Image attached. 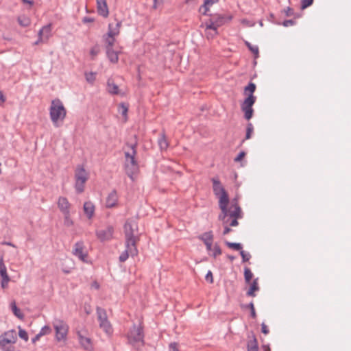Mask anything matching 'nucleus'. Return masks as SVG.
<instances>
[{"instance_id":"nucleus-14","label":"nucleus","mask_w":351,"mask_h":351,"mask_svg":"<svg viewBox=\"0 0 351 351\" xmlns=\"http://www.w3.org/2000/svg\"><path fill=\"white\" fill-rule=\"evenodd\" d=\"M70 203L67 198L64 197H60L58 201V207L61 212L66 215V218H68V215L70 214Z\"/></svg>"},{"instance_id":"nucleus-4","label":"nucleus","mask_w":351,"mask_h":351,"mask_svg":"<svg viewBox=\"0 0 351 351\" xmlns=\"http://www.w3.org/2000/svg\"><path fill=\"white\" fill-rule=\"evenodd\" d=\"M50 119L56 127H58V122H62L66 115V110L59 99L52 100L49 108Z\"/></svg>"},{"instance_id":"nucleus-52","label":"nucleus","mask_w":351,"mask_h":351,"mask_svg":"<svg viewBox=\"0 0 351 351\" xmlns=\"http://www.w3.org/2000/svg\"><path fill=\"white\" fill-rule=\"evenodd\" d=\"M296 22L294 19L285 20L282 22V25L284 27H289L295 25Z\"/></svg>"},{"instance_id":"nucleus-51","label":"nucleus","mask_w":351,"mask_h":351,"mask_svg":"<svg viewBox=\"0 0 351 351\" xmlns=\"http://www.w3.org/2000/svg\"><path fill=\"white\" fill-rule=\"evenodd\" d=\"M9 343L8 341L3 336L0 335V348L5 349V346Z\"/></svg>"},{"instance_id":"nucleus-39","label":"nucleus","mask_w":351,"mask_h":351,"mask_svg":"<svg viewBox=\"0 0 351 351\" xmlns=\"http://www.w3.org/2000/svg\"><path fill=\"white\" fill-rule=\"evenodd\" d=\"M253 277V274L252 273L250 268L245 267L244 268V278L246 283H250L252 278Z\"/></svg>"},{"instance_id":"nucleus-12","label":"nucleus","mask_w":351,"mask_h":351,"mask_svg":"<svg viewBox=\"0 0 351 351\" xmlns=\"http://www.w3.org/2000/svg\"><path fill=\"white\" fill-rule=\"evenodd\" d=\"M113 232V227L108 226L105 229L97 230L96 231V235L99 240L104 242L110 240L112 238Z\"/></svg>"},{"instance_id":"nucleus-22","label":"nucleus","mask_w":351,"mask_h":351,"mask_svg":"<svg viewBox=\"0 0 351 351\" xmlns=\"http://www.w3.org/2000/svg\"><path fill=\"white\" fill-rule=\"evenodd\" d=\"M107 91L111 95H119V86L114 82L113 80L108 79L107 81Z\"/></svg>"},{"instance_id":"nucleus-17","label":"nucleus","mask_w":351,"mask_h":351,"mask_svg":"<svg viewBox=\"0 0 351 351\" xmlns=\"http://www.w3.org/2000/svg\"><path fill=\"white\" fill-rule=\"evenodd\" d=\"M228 208L231 210L230 213V217H240L239 213H241L242 210L237 197H234L232 199L230 206Z\"/></svg>"},{"instance_id":"nucleus-21","label":"nucleus","mask_w":351,"mask_h":351,"mask_svg":"<svg viewBox=\"0 0 351 351\" xmlns=\"http://www.w3.org/2000/svg\"><path fill=\"white\" fill-rule=\"evenodd\" d=\"M107 58L111 63L116 64L119 61V51H115L113 48L106 49Z\"/></svg>"},{"instance_id":"nucleus-42","label":"nucleus","mask_w":351,"mask_h":351,"mask_svg":"<svg viewBox=\"0 0 351 351\" xmlns=\"http://www.w3.org/2000/svg\"><path fill=\"white\" fill-rule=\"evenodd\" d=\"M240 217H230V218H232V219L230 221H229V226H237L239 225L238 219H241L243 217V213H239Z\"/></svg>"},{"instance_id":"nucleus-13","label":"nucleus","mask_w":351,"mask_h":351,"mask_svg":"<svg viewBox=\"0 0 351 351\" xmlns=\"http://www.w3.org/2000/svg\"><path fill=\"white\" fill-rule=\"evenodd\" d=\"M229 202H221L219 203V207L221 211L219 214L218 219L220 221H223V224H228L229 222L230 213L231 212L230 209L228 208Z\"/></svg>"},{"instance_id":"nucleus-9","label":"nucleus","mask_w":351,"mask_h":351,"mask_svg":"<svg viewBox=\"0 0 351 351\" xmlns=\"http://www.w3.org/2000/svg\"><path fill=\"white\" fill-rule=\"evenodd\" d=\"M53 325L56 331V338L57 341H60L66 339L69 330L68 325L61 319H56Z\"/></svg>"},{"instance_id":"nucleus-48","label":"nucleus","mask_w":351,"mask_h":351,"mask_svg":"<svg viewBox=\"0 0 351 351\" xmlns=\"http://www.w3.org/2000/svg\"><path fill=\"white\" fill-rule=\"evenodd\" d=\"M51 328L49 326H45L41 328L39 333L41 335V336H44L51 333Z\"/></svg>"},{"instance_id":"nucleus-40","label":"nucleus","mask_w":351,"mask_h":351,"mask_svg":"<svg viewBox=\"0 0 351 351\" xmlns=\"http://www.w3.org/2000/svg\"><path fill=\"white\" fill-rule=\"evenodd\" d=\"M254 131V126L252 123H248L246 128L245 140L250 139Z\"/></svg>"},{"instance_id":"nucleus-57","label":"nucleus","mask_w":351,"mask_h":351,"mask_svg":"<svg viewBox=\"0 0 351 351\" xmlns=\"http://www.w3.org/2000/svg\"><path fill=\"white\" fill-rule=\"evenodd\" d=\"M64 223L66 226H70L71 225L73 224V221L72 220L70 219V215H68V218H66V215H64Z\"/></svg>"},{"instance_id":"nucleus-36","label":"nucleus","mask_w":351,"mask_h":351,"mask_svg":"<svg viewBox=\"0 0 351 351\" xmlns=\"http://www.w3.org/2000/svg\"><path fill=\"white\" fill-rule=\"evenodd\" d=\"M225 245L226 246H228L229 248L234 250L241 251L243 248V245L240 243H232V242L226 241Z\"/></svg>"},{"instance_id":"nucleus-1","label":"nucleus","mask_w":351,"mask_h":351,"mask_svg":"<svg viewBox=\"0 0 351 351\" xmlns=\"http://www.w3.org/2000/svg\"><path fill=\"white\" fill-rule=\"evenodd\" d=\"M209 15L210 18L205 22L204 25H202V27L205 26L206 31L210 29L214 32L213 34L207 33L206 36L208 38H213L215 35L218 34V27L232 19V16L231 14H215Z\"/></svg>"},{"instance_id":"nucleus-43","label":"nucleus","mask_w":351,"mask_h":351,"mask_svg":"<svg viewBox=\"0 0 351 351\" xmlns=\"http://www.w3.org/2000/svg\"><path fill=\"white\" fill-rule=\"evenodd\" d=\"M245 308H249L250 310V315L253 319L256 317V313L255 311L254 303L251 302L250 304L245 306Z\"/></svg>"},{"instance_id":"nucleus-7","label":"nucleus","mask_w":351,"mask_h":351,"mask_svg":"<svg viewBox=\"0 0 351 351\" xmlns=\"http://www.w3.org/2000/svg\"><path fill=\"white\" fill-rule=\"evenodd\" d=\"M213 182V189L214 194L219 198V203L230 202V199L227 191L221 185L218 178H213L211 180Z\"/></svg>"},{"instance_id":"nucleus-32","label":"nucleus","mask_w":351,"mask_h":351,"mask_svg":"<svg viewBox=\"0 0 351 351\" xmlns=\"http://www.w3.org/2000/svg\"><path fill=\"white\" fill-rule=\"evenodd\" d=\"M199 239L202 241L204 243L206 242H213V234L212 231H208L203 233L202 234L198 237Z\"/></svg>"},{"instance_id":"nucleus-31","label":"nucleus","mask_w":351,"mask_h":351,"mask_svg":"<svg viewBox=\"0 0 351 351\" xmlns=\"http://www.w3.org/2000/svg\"><path fill=\"white\" fill-rule=\"evenodd\" d=\"M158 143L161 151L167 150L169 147V143L166 138L165 134L162 133L158 140Z\"/></svg>"},{"instance_id":"nucleus-26","label":"nucleus","mask_w":351,"mask_h":351,"mask_svg":"<svg viewBox=\"0 0 351 351\" xmlns=\"http://www.w3.org/2000/svg\"><path fill=\"white\" fill-rule=\"evenodd\" d=\"M121 25V21H117L115 25H113V24L110 23L108 25V34H111L112 36H116L119 34V29Z\"/></svg>"},{"instance_id":"nucleus-62","label":"nucleus","mask_w":351,"mask_h":351,"mask_svg":"<svg viewBox=\"0 0 351 351\" xmlns=\"http://www.w3.org/2000/svg\"><path fill=\"white\" fill-rule=\"evenodd\" d=\"M205 245H206V250L207 251H211L213 249H212V245H213V242H206V243H204Z\"/></svg>"},{"instance_id":"nucleus-47","label":"nucleus","mask_w":351,"mask_h":351,"mask_svg":"<svg viewBox=\"0 0 351 351\" xmlns=\"http://www.w3.org/2000/svg\"><path fill=\"white\" fill-rule=\"evenodd\" d=\"M19 336L20 338L23 339L24 341H28L29 338H28L27 332L25 330H23L21 328H19Z\"/></svg>"},{"instance_id":"nucleus-34","label":"nucleus","mask_w":351,"mask_h":351,"mask_svg":"<svg viewBox=\"0 0 351 351\" xmlns=\"http://www.w3.org/2000/svg\"><path fill=\"white\" fill-rule=\"evenodd\" d=\"M17 21L19 25L23 27H28L31 23L30 19L24 15L19 16Z\"/></svg>"},{"instance_id":"nucleus-25","label":"nucleus","mask_w":351,"mask_h":351,"mask_svg":"<svg viewBox=\"0 0 351 351\" xmlns=\"http://www.w3.org/2000/svg\"><path fill=\"white\" fill-rule=\"evenodd\" d=\"M258 290H259V286L258 284V278H256L251 283L250 287L248 289V291H247L246 295L247 296H250V297H255L256 294L254 293V292L257 291Z\"/></svg>"},{"instance_id":"nucleus-29","label":"nucleus","mask_w":351,"mask_h":351,"mask_svg":"<svg viewBox=\"0 0 351 351\" xmlns=\"http://www.w3.org/2000/svg\"><path fill=\"white\" fill-rule=\"evenodd\" d=\"M105 40V48L111 49L113 48V45L115 43V36L107 33L106 36H104Z\"/></svg>"},{"instance_id":"nucleus-24","label":"nucleus","mask_w":351,"mask_h":351,"mask_svg":"<svg viewBox=\"0 0 351 351\" xmlns=\"http://www.w3.org/2000/svg\"><path fill=\"white\" fill-rule=\"evenodd\" d=\"M51 24H47L43 26L38 32V36H43L45 40H47L51 36Z\"/></svg>"},{"instance_id":"nucleus-3","label":"nucleus","mask_w":351,"mask_h":351,"mask_svg":"<svg viewBox=\"0 0 351 351\" xmlns=\"http://www.w3.org/2000/svg\"><path fill=\"white\" fill-rule=\"evenodd\" d=\"M127 146L131 149V152H125V170L126 174L133 180V176L138 171V164L136 160L137 143L133 144L127 143Z\"/></svg>"},{"instance_id":"nucleus-55","label":"nucleus","mask_w":351,"mask_h":351,"mask_svg":"<svg viewBox=\"0 0 351 351\" xmlns=\"http://www.w3.org/2000/svg\"><path fill=\"white\" fill-rule=\"evenodd\" d=\"M245 154H245V152H243V151L241 152L238 154V156L234 158V162H239V161H241L245 157Z\"/></svg>"},{"instance_id":"nucleus-8","label":"nucleus","mask_w":351,"mask_h":351,"mask_svg":"<svg viewBox=\"0 0 351 351\" xmlns=\"http://www.w3.org/2000/svg\"><path fill=\"white\" fill-rule=\"evenodd\" d=\"M256 97H247L241 104V109L244 113V118L249 121L254 114L253 105L255 104Z\"/></svg>"},{"instance_id":"nucleus-60","label":"nucleus","mask_w":351,"mask_h":351,"mask_svg":"<svg viewBox=\"0 0 351 351\" xmlns=\"http://www.w3.org/2000/svg\"><path fill=\"white\" fill-rule=\"evenodd\" d=\"M231 231H232V229L230 227H228V226H225L224 230L223 232V234L226 235V234H229Z\"/></svg>"},{"instance_id":"nucleus-20","label":"nucleus","mask_w":351,"mask_h":351,"mask_svg":"<svg viewBox=\"0 0 351 351\" xmlns=\"http://www.w3.org/2000/svg\"><path fill=\"white\" fill-rule=\"evenodd\" d=\"M138 241V240H135L125 242L126 250L132 257L138 254V250L136 247Z\"/></svg>"},{"instance_id":"nucleus-15","label":"nucleus","mask_w":351,"mask_h":351,"mask_svg":"<svg viewBox=\"0 0 351 351\" xmlns=\"http://www.w3.org/2000/svg\"><path fill=\"white\" fill-rule=\"evenodd\" d=\"M77 335L82 347L86 350L92 351L93 346L91 339L89 337H84L80 331L77 332Z\"/></svg>"},{"instance_id":"nucleus-5","label":"nucleus","mask_w":351,"mask_h":351,"mask_svg":"<svg viewBox=\"0 0 351 351\" xmlns=\"http://www.w3.org/2000/svg\"><path fill=\"white\" fill-rule=\"evenodd\" d=\"M88 179V173L83 166L78 165L75 171V189L76 193L80 194L84 191V184Z\"/></svg>"},{"instance_id":"nucleus-59","label":"nucleus","mask_w":351,"mask_h":351,"mask_svg":"<svg viewBox=\"0 0 351 351\" xmlns=\"http://www.w3.org/2000/svg\"><path fill=\"white\" fill-rule=\"evenodd\" d=\"M93 21H94V19L90 18V17H88V16H85L82 19V22L84 23H92Z\"/></svg>"},{"instance_id":"nucleus-63","label":"nucleus","mask_w":351,"mask_h":351,"mask_svg":"<svg viewBox=\"0 0 351 351\" xmlns=\"http://www.w3.org/2000/svg\"><path fill=\"white\" fill-rule=\"evenodd\" d=\"M95 80V77H93V74L90 73V75H86V80L89 82H93Z\"/></svg>"},{"instance_id":"nucleus-19","label":"nucleus","mask_w":351,"mask_h":351,"mask_svg":"<svg viewBox=\"0 0 351 351\" xmlns=\"http://www.w3.org/2000/svg\"><path fill=\"white\" fill-rule=\"evenodd\" d=\"M219 1V0H204V4L199 8V12L203 15H208L210 8Z\"/></svg>"},{"instance_id":"nucleus-53","label":"nucleus","mask_w":351,"mask_h":351,"mask_svg":"<svg viewBox=\"0 0 351 351\" xmlns=\"http://www.w3.org/2000/svg\"><path fill=\"white\" fill-rule=\"evenodd\" d=\"M169 351H179L178 344L176 342H171L169 346Z\"/></svg>"},{"instance_id":"nucleus-30","label":"nucleus","mask_w":351,"mask_h":351,"mask_svg":"<svg viewBox=\"0 0 351 351\" xmlns=\"http://www.w3.org/2000/svg\"><path fill=\"white\" fill-rule=\"evenodd\" d=\"M256 88V86L254 83H253L252 82H249L247 86H246L244 88V95H247V97H250V96L255 97L254 95V93L255 92Z\"/></svg>"},{"instance_id":"nucleus-18","label":"nucleus","mask_w":351,"mask_h":351,"mask_svg":"<svg viewBox=\"0 0 351 351\" xmlns=\"http://www.w3.org/2000/svg\"><path fill=\"white\" fill-rule=\"evenodd\" d=\"M118 197L115 190L112 191L108 195L106 201V206L107 208H112L117 205Z\"/></svg>"},{"instance_id":"nucleus-49","label":"nucleus","mask_w":351,"mask_h":351,"mask_svg":"<svg viewBox=\"0 0 351 351\" xmlns=\"http://www.w3.org/2000/svg\"><path fill=\"white\" fill-rule=\"evenodd\" d=\"M130 254L129 252H128V250L125 249V251H123L121 254L119 256V261L120 262H125L129 257Z\"/></svg>"},{"instance_id":"nucleus-27","label":"nucleus","mask_w":351,"mask_h":351,"mask_svg":"<svg viewBox=\"0 0 351 351\" xmlns=\"http://www.w3.org/2000/svg\"><path fill=\"white\" fill-rule=\"evenodd\" d=\"M1 335L3 336L4 338H5L10 343H14L16 341V331L14 330L5 332Z\"/></svg>"},{"instance_id":"nucleus-16","label":"nucleus","mask_w":351,"mask_h":351,"mask_svg":"<svg viewBox=\"0 0 351 351\" xmlns=\"http://www.w3.org/2000/svg\"><path fill=\"white\" fill-rule=\"evenodd\" d=\"M97 12L99 15L107 17L109 14V10L106 0H96Z\"/></svg>"},{"instance_id":"nucleus-64","label":"nucleus","mask_w":351,"mask_h":351,"mask_svg":"<svg viewBox=\"0 0 351 351\" xmlns=\"http://www.w3.org/2000/svg\"><path fill=\"white\" fill-rule=\"evenodd\" d=\"M247 351H258V346H252L247 348Z\"/></svg>"},{"instance_id":"nucleus-58","label":"nucleus","mask_w":351,"mask_h":351,"mask_svg":"<svg viewBox=\"0 0 351 351\" xmlns=\"http://www.w3.org/2000/svg\"><path fill=\"white\" fill-rule=\"evenodd\" d=\"M10 281V279H2L1 282V286L3 289H5L8 287V282Z\"/></svg>"},{"instance_id":"nucleus-6","label":"nucleus","mask_w":351,"mask_h":351,"mask_svg":"<svg viewBox=\"0 0 351 351\" xmlns=\"http://www.w3.org/2000/svg\"><path fill=\"white\" fill-rule=\"evenodd\" d=\"M96 311L97 319L99 322V327L108 337H111L113 333V328L110 322L108 319L106 311L103 308L97 306Z\"/></svg>"},{"instance_id":"nucleus-44","label":"nucleus","mask_w":351,"mask_h":351,"mask_svg":"<svg viewBox=\"0 0 351 351\" xmlns=\"http://www.w3.org/2000/svg\"><path fill=\"white\" fill-rule=\"evenodd\" d=\"M221 253H222V251H221L220 246L219 245L218 243H215L214 245L213 252L212 254V256L214 258H216L217 256L221 255Z\"/></svg>"},{"instance_id":"nucleus-45","label":"nucleus","mask_w":351,"mask_h":351,"mask_svg":"<svg viewBox=\"0 0 351 351\" xmlns=\"http://www.w3.org/2000/svg\"><path fill=\"white\" fill-rule=\"evenodd\" d=\"M240 254L241 256V258H242V261L243 263L245 262H247L248 261L250 258H251V255L250 253L248 252H245V251L243 250H241L240 251Z\"/></svg>"},{"instance_id":"nucleus-11","label":"nucleus","mask_w":351,"mask_h":351,"mask_svg":"<svg viewBox=\"0 0 351 351\" xmlns=\"http://www.w3.org/2000/svg\"><path fill=\"white\" fill-rule=\"evenodd\" d=\"M73 254L77 256L82 262H87L86 258L88 254L84 251V245L83 241H78L74 245Z\"/></svg>"},{"instance_id":"nucleus-37","label":"nucleus","mask_w":351,"mask_h":351,"mask_svg":"<svg viewBox=\"0 0 351 351\" xmlns=\"http://www.w3.org/2000/svg\"><path fill=\"white\" fill-rule=\"evenodd\" d=\"M0 275L2 279H10L9 276L7 274L6 267L3 263V260H0Z\"/></svg>"},{"instance_id":"nucleus-38","label":"nucleus","mask_w":351,"mask_h":351,"mask_svg":"<svg viewBox=\"0 0 351 351\" xmlns=\"http://www.w3.org/2000/svg\"><path fill=\"white\" fill-rule=\"evenodd\" d=\"M119 111L123 117L127 119L128 105L125 103H121L119 105Z\"/></svg>"},{"instance_id":"nucleus-2","label":"nucleus","mask_w":351,"mask_h":351,"mask_svg":"<svg viewBox=\"0 0 351 351\" xmlns=\"http://www.w3.org/2000/svg\"><path fill=\"white\" fill-rule=\"evenodd\" d=\"M128 343L133 348L139 350L145 345L143 327L141 324H134L127 333Z\"/></svg>"},{"instance_id":"nucleus-61","label":"nucleus","mask_w":351,"mask_h":351,"mask_svg":"<svg viewBox=\"0 0 351 351\" xmlns=\"http://www.w3.org/2000/svg\"><path fill=\"white\" fill-rule=\"evenodd\" d=\"M41 335L38 332L34 338H32V341L33 343H35L37 341L40 339L41 337Z\"/></svg>"},{"instance_id":"nucleus-23","label":"nucleus","mask_w":351,"mask_h":351,"mask_svg":"<svg viewBox=\"0 0 351 351\" xmlns=\"http://www.w3.org/2000/svg\"><path fill=\"white\" fill-rule=\"evenodd\" d=\"M84 211L88 219H91L95 213V206L91 202H86L84 204Z\"/></svg>"},{"instance_id":"nucleus-35","label":"nucleus","mask_w":351,"mask_h":351,"mask_svg":"<svg viewBox=\"0 0 351 351\" xmlns=\"http://www.w3.org/2000/svg\"><path fill=\"white\" fill-rule=\"evenodd\" d=\"M245 45L248 48V49L254 55L255 58H257L259 55V50L258 46L252 45L251 43L248 41H245Z\"/></svg>"},{"instance_id":"nucleus-56","label":"nucleus","mask_w":351,"mask_h":351,"mask_svg":"<svg viewBox=\"0 0 351 351\" xmlns=\"http://www.w3.org/2000/svg\"><path fill=\"white\" fill-rule=\"evenodd\" d=\"M261 332L265 335H267L269 332V330L265 323H262L261 324Z\"/></svg>"},{"instance_id":"nucleus-28","label":"nucleus","mask_w":351,"mask_h":351,"mask_svg":"<svg viewBox=\"0 0 351 351\" xmlns=\"http://www.w3.org/2000/svg\"><path fill=\"white\" fill-rule=\"evenodd\" d=\"M10 308L13 313V314L18 317L19 319L23 320L24 319V314L21 312V311L17 307L15 301H13L10 303Z\"/></svg>"},{"instance_id":"nucleus-41","label":"nucleus","mask_w":351,"mask_h":351,"mask_svg":"<svg viewBox=\"0 0 351 351\" xmlns=\"http://www.w3.org/2000/svg\"><path fill=\"white\" fill-rule=\"evenodd\" d=\"M282 12L285 13V16L287 17L292 16H295V19L300 17V14L295 15L293 9L290 7H287V8H285Z\"/></svg>"},{"instance_id":"nucleus-33","label":"nucleus","mask_w":351,"mask_h":351,"mask_svg":"<svg viewBox=\"0 0 351 351\" xmlns=\"http://www.w3.org/2000/svg\"><path fill=\"white\" fill-rule=\"evenodd\" d=\"M247 337L250 339L247 341V348L258 346L257 339L253 331L248 334Z\"/></svg>"},{"instance_id":"nucleus-50","label":"nucleus","mask_w":351,"mask_h":351,"mask_svg":"<svg viewBox=\"0 0 351 351\" xmlns=\"http://www.w3.org/2000/svg\"><path fill=\"white\" fill-rule=\"evenodd\" d=\"M313 3V0H302L301 1V8L302 10L307 8L311 6Z\"/></svg>"},{"instance_id":"nucleus-10","label":"nucleus","mask_w":351,"mask_h":351,"mask_svg":"<svg viewBox=\"0 0 351 351\" xmlns=\"http://www.w3.org/2000/svg\"><path fill=\"white\" fill-rule=\"evenodd\" d=\"M135 229H137V225L134 221L128 220L125 222L124 225L125 242L139 239L134 234Z\"/></svg>"},{"instance_id":"nucleus-54","label":"nucleus","mask_w":351,"mask_h":351,"mask_svg":"<svg viewBox=\"0 0 351 351\" xmlns=\"http://www.w3.org/2000/svg\"><path fill=\"white\" fill-rule=\"evenodd\" d=\"M206 280L210 283L213 282V276L211 271H208L205 276Z\"/></svg>"},{"instance_id":"nucleus-46","label":"nucleus","mask_w":351,"mask_h":351,"mask_svg":"<svg viewBox=\"0 0 351 351\" xmlns=\"http://www.w3.org/2000/svg\"><path fill=\"white\" fill-rule=\"evenodd\" d=\"M100 49L98 45H95L93 47L91 48L90 51V53L92 56V59L93 60L95 57L99 53Z\"/></svg>"}]
</instances>
